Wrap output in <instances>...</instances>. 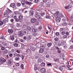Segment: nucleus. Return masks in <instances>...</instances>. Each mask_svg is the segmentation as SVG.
I'll list each match as a JSON object with an SVG mask.
<instances>
[{
  "mask_svg": "<svg viewBox=\"0 0 73 73\" xmlns=\"http://www.w3.org/2000/svg\"><path fill=\"white\" fill-rule=\"evenodd\" d=\"M62 20L64 22H65V21H67V19L66 18L65 19V17H64L62 19Z\"/></svg>",
  "mask_w": 73,
  "mask_h": 73,
  "instance_id": "nucleus-30",
  "label": "nucleus"
},
{
  "mask_svg": "<svg viewBox=\"0 0 73 73\" xmlns=\"http://www.w3.org/2000/svg\"><path fill=\"white\" fill-rule=\"evenodd\" d=\"M46 7H50V4H49V3H48L46 4Z\"/></svg>",
  "mask_w": 73,
  "mask_h": 73,
  "instance_id": "nucleus-46",
  "label": "nucleus"
},
{
  "mask_svg": "<svg viewBox=\"0 0 73 73\" xmlns=\"http://www.w3.org/2000/svg\"><path fill=\"white\" fill-rule=\"evenodd\" d=\"M46 58H48L49 57V55L48 54H47L45 56Z\"/></svg>",
  "mask_w": 73,
  "mask_h": 73,
  "instance_id": "nucleus-58",
  "label": "nucleus"
},
{
  "mask_svg": "<svg viewBox=\"0 0 73 73\" xmlns=\"http://www.w3.org/2000/svg\"><path fill=\"white\" fill-rule=\"evenodd\" d=\"M8 32L9 33H13V30L12 29H9L8 30Z\"/></svg>",
  "mask_w": 73,
  "mask_h": 73,
  "instance_id": "nucleus-21",
  "label": "nucleus"
},
{
  "mask_svg": "<svg viewBox=\"0 0 73 73\" xmlns=\"http://www.w3.org/2000/svg\"><path fill=\"white\" fill-rule=\"evenodd\" d=\"M20 68H22L23 69H24V65H23V64H22L21 65V66H20Z\"/></svg>",
  "mask_w": 73,
  "mask_h": 73,
  "instance_id": "nucleus-45",
  "label": "nucleus"
},
{
  "mask_svg": "<svg viewBox=\"0 0 73 73\" xmlns=\"http://www.w3.org/2000/svg\"><path fill=\"white\" fill-rule=\"evenodd\" d=\"M48 29L50 30H51V29H52V26L49 25L48 26Z\"/></svg>",
  "mask_w": 73,
  "mask_h": 73,
  "instance_id": "nucleus-23",
  "label": "nucleus"
},
{
  "mask_svg": "<svg viewBox=\"0 0 73 73\" xmlns=\"http://www.w3.org/2000/svg\"><path fill=\"white\" fill-rule=\"evenodd\" d=\"M41 15L42 16H44V15H45V13H41Z\"/></svg>",
  "mask_w": 73,
  "mask_h": 73,
  "instance_id": "nucleus-51",
  "label": "nucleus"
},
{
  "mask_svg": "<svg viewBox=\"0 0 73 73\" xmlns=\"http://www.w3.org/2000/svg\"><path fill=\"white\" fill-rule=\"evenodd\" d=\"M8 13H6V12H5L4 13V15L5 17H7V16H8Z\"/></svg>",
  "mask_w": 73,
  "mask_h": 73,
  "instance_id": "nucleus-34",
  "label": "nucleus"
},
{
  "mask_svg": "<svg viewBox=\"0 0 73 73\" xmlns=\"http://www.w3.org/2000/svg\"><path fill=\"white\" fill-rule=\"evenodd\" d=\"M3 54H7V50H5L3 51Z\"/></svg>",
  "mask_w": 73,
  "mask_h": 73,
  "instance_id": "nucleus-35",
  "label": "nucleus"
},
{
  "mask_svg": "<svg viewBox=\"0 0 73 73\" xmlns=\"http://www.w3.org/2000/svg\"><path fill=\"white\" fill-rule=\"evenodd\" d=\"M21 5L20 3H18L17 4V7H20Z\"/></svg>",
  "mask_w": 73,
  "mask_h": 73,
  "instance_id": "nucleus-43",
  "label": "nucleus"
},
{
  "mask_svg": "<svg viewBox=\"0 0 73 73\" xmlns=\"http://www.w3.org/2000/svg\"><path fill=\"white\" fill-rule=\"evenodd\" d=\"M15 59L16 61H19L20 60V58L19 57H17L15 58Z\"/></svg>",
  "mask_w": 73,
  "mask_h": 73,
  "instance_id": "nucleus-38",
  "label": "nucleus"
},
{
  "mask_svg": "<svg viewBox=\"0 0 73 73\" xmlns=\"http://www.w3.org/2000/svg\"><path fill=\"white\" fill-rule=\"evenodd\" d=\"M2 45L4 46H7V44L5 42H3L2 43Z\"/></svg>",
  "mask_w": 73,
  "mask_h": 73,
  "instance_id": "nucleus-29",
  "label": "nucleus"
},
{
  "mask_svg": "<svg viewBox=\"0 0 73 73\" xmlns=\"http://www.w3.org/2000/svg\"><path fill=\"white\" fill-rule=\"evenodd\" d=\"M6 62V60L4 59L3 58H0V65H3L4 64L3 62Z\"/></svg>",
  "mask_w": 73,
  "mask_h": 73,
  "instance_id": "nucleus-5",
  "label": "nucleus"
},
{
  "mask_svg": "<svg viewBox=\"0 0 73 73\" xmlns=\"http://www.w3.org/2000/svg\"><path fill=\"white\" fill-rule=\"evenodd\" d=\"M3 25V22L2 21H0V25L1 26Z\"/></svg>",
  "mask_w": 73,
  "mask_h": 73,
  "instance_id": "nucleus-49",
  "label": "nucleus"
},
{
  "mask_svg": "<svg viewBox=\"0 0 73 73\" xmlns=\"http://www.w3.org/2000/svg\"><path fill=\"white\" fill-rule=\"evenodd\" d=\"M63 38H67V35H64L63 36Z\"/></svg>",
  "mask_w": 73,
  "mask_h": 73,
  "instance_id": "nucleus-61",
  "label": "nucleus"
},
{
  "mask_svg": "<svg viewBox=\"0 0 73 73\" xmlns=\"http://www.w3.org/2000/svg\"><path fill=\"white\" fill-rule=\"evenodd\" d=\"M17 52L18 53H20V51L19 50H17Z\"/></svg>",
  "mask_w": 73,
  "mask_h": 73,
  "instance_id": "nucleus-62",
  "label": "nucleus"
},
{
  "mask_svg": "<svg viewBox=\"0 0 73 73\" xmlns=\"http://www.w3.org/2000/svg\"><path fill=\"white\" fill-rule=\"evenodd\" d=\"M61 34L62 35H64L65 34V33L64 31H63L61 33Z\"/></svg>",
  "mask_w": 73,
  "mask_h": 73,
  "instance_id": "nucleus-53",
  "label": "nucleus"
},
{
  "mask_svg": "<svg viewBox=\"0 0 73 73\" xmlns=\"http://www.w3.org/2000/svg\"><path fill=\"white\" fill-rule=\"evenodd\" d=\"M14 13L15 15H20L21 13L19 11H15L14 12Z\"/></svg>",
  "mask_w": 73,
  "mask_h": 73,
  "instance_id": "nucleus-10",
  "label": "nucleus"
},
{
  "mask_svg": "<svg viewBox=\"0 0 73 73\" xmlns=\"http://www.w3.org/2000/svg\"><path fill=\"white\" fill-rule=\"evenodd\" d=\"M11 39L12 41H13L15 40V36L14 35H13L10 36Z\"/></svg>",
  "mask_w": 73,
  "mask_h": 73,
  "instance_id": "nucleus-13",
  "label": "nucleus"
},
{
  "mask_svg": "<svg viewBox=\"0 0 73 73\" xmlns=\"http://www.w3.org/2000/svg\"><path fill=\"white\" fill-rule=\"evenodd\" d=\"M70 49H73V45H72L71 46H70Z\"/></svg>",
  "mask_w": 73,
  "mask_h": 73,
  "instance_id": "nucleus-64",
  "label": "nucleus"
},
{
  "mask_svg": "<svg viewBox=\"0 0 73 73\" xmlns=\"http://www.w3.org/2000/svg\"><path fill=\"white\" fill-rule=\"evenodd\" d=\"M48 1L51 3H53L54 2V0H48Z\"/></svg>",
  "mask_w": 73,
  "mask_h": 73,
  "instance_id": "nucleus-48",
  "label": "nucleus"
},
{
  "mask_svg": "<svg viewBox=\"0 0 73 73\" xmlns=\"http://www.w3.org/2000/svg\"><path fill=\"white\" fill-rule=\"evenodd\" d=\"M59 14H60L59 12L56 11V13L54 14V17H55L56 18H57L58 17V15H59Z\"/></svg>",
  "mask_w": 73,
  "mask_h": 73,
  "instance_id": "nucleus-6",
  "label": "nucleus"
},
{
  "mask_svg": "<svg viewBox=\"0 0 73 73\" xmlns=\"http://www.w3.org/2000/svg\"><path fill=\"white\" fill-rule=\"evenodd\" d=\"M68 6L69 8H71L73 7V5L72 4L71 2H70V3L68 5Z\"/></svg>",
  "mask_w": 73,
  "mask_h": 73,
  "instance_id": "nucleus-20",
  "label": "nucleus"
},
{
  "mask_svg": "<svg viewBox=\"0 0 73 73\" xmlns=\"http://www.w3.org/2000/svg\"><path fill=\"white\" fill-rule=\"evenodd\" d=\"M20 41L21 42H24L25 40L23 39H21L20 40Z\"/></svg>",
  "mask_w": 73,
  "mask_h": 73,
  "instance_id": "nucleus-47",
  "label": "nucleus"
},
{
  "mask_svg": "<svg viewBox=\"0 0 73 73\" xmlns=\"http://www.w3.org/2000/svg\"><path fill=\"white\" fill-rule=\"evenodd\" d=\"M42 59L40 58L38 60V63H41V62H42Z\"/></svg>",
  "mask_w": 73,
  "mask_h": 73,
  "instance_id": "nucleus-28",
  "label": "nucleus"
},
{
  "mask_svg": "<svg viewBox=\"0 0 73 73\" xmlns=\"http://www.w3.org/2000/svg\"><path fill=\"white\" fill-rule=\"evenodd\" d=\"M39 1V0H35V2L36 3H37Z\"/></svg>",
  "mask_w": 73,
  "mask_h": 73,
  "instance_id": "nucleus-60",
  "label": "nucleus"
},
{
  "mask_svg": "<svg viewBox=\"0 0 73 73\" xmlns=\"http://www.w3.org/2000/svg\"><path fill=\"white\" fill-rule=\"evenodd\" d=\"M19 35L20 36H23V32L21 31H20L19 32Z\"/></svg>",
  "mask_w": 73,
  "mask_h": 73,
  "instance_id": "nucleus-11",
  "label": "nucleus"
},
{
  "mask_svg": "<svg viewBox=\"0 0 73 73\" xmlns=\"http://www.w3.org/2000/svg\"><path fill=\"white\" fill-rule=\"evenodd\" d=\"M60 21V18H57L56 20V23H59Z\"/></svg>",
  "mask_w": 73,
  "mask_h": 73,
  "instance_id": "nucleus-18",
  "label": "nucleus"
},
{
  "mask_svg": "<svg viewBox=\"0 0 73 73\" xmlns=\"http://www.w3.org/2000/svg\"><path fill=\"white\" fill-rule=\"evenodd\" d=\"M13 55L14 57H16V56H17V54L16 53H14L13 54Z\"/></svg>",
  "mask_w": 73,
  "mask_h": 73,
  "instance_id": "nucleus-59",
  "label": "nucleus"
},
{
  "mask_svg": "<svg viewBox=\"0 0 73 73\" xmlns=\"http://www.w3.org/2000/svg\"><path fill=\"white\" fill-rule=\"evenodd\" d=\"M27 4H28V5H30V4H31V2H27Z\"/></svg>",
  "mask_w": 73,
  "mask_h": 73,
  "instance_id": "nucleus-55",
  "label": "nucleus"
},
{
  "mask_svg": "<svg viewBox=\"0 0 73 73\" xmlns=\"http://www.w3.org/2000/svg\"><path fill=\"white\" fill-rule=\"evenodd\" d=\"M30 51H31V50H30L29 49H27L26 50V52L27 53H29V52H30Z\"/></svg>",
  "mask_w": 73,
  "mask_h": 73,
  "instance_id": "nucleus-33",
  "label": "nucleus"
},
{
  "mask_svg": "<svg viewBox=\"0 0 73 73\" xmlns=\"http://www.w3.org/2000/svg\"><path fill=\"white\" fill-rule=\"evenodd\" d=\"M60 35V33L58 32H57L56 33V36H59Z\"/></svg>",
  "mask_w": 73,
  "mask_h": 73,
  "instance_id": "nucleus-54",
  "label": "nucleus"
},
{
  "mask_svg": "<svg viewBox=\"0 0 73 73\" xmlns=\"http://www.w3.org/2000/svg\"><path fill=\"white\" fill-rule=\"evenodd\" d=\"M8 18H6L5 19H3L2 20V22L3 23H7L8 22Z\"/></svg>",
  "mask_w": 73,
  "mask_h": 73,
  "instance_id": "nucleus-9",
  "label": "nucleus"
},
{
  "mask_svg": "<svg viewBox=\"0 0 73 73\" xmlns=\"http://www.w3.org/2000/svg\"><path fill=\"white\" fill-rule=\"evenodd\" d=\"M54 61L55 62H57L58 63H60V62L59 61V59L58 58H54Z\"/></svg>",
  "mask_w": 73,
  "mask_h": 73,
  "instance_id": "nucleus-16",
  "label": "nucleus"
},
{
  "mask_svg": "<svg viewBox=\"0 0 73 73\" xmlns=\"http://www.w3.org/2000/svg\"><path fill=\"white\" fill-rule=\"evenodd\" d=\"M66 35H67V36H69V33L68 32H66Z\"/></svg>",
  "mask_w": 73,
  "mask_h": 73,
  "instance_id": "nucleus-52",
  "label": "nucleus"
},
{
  "mask_svg": "<svg viewBox=\"0 0 73 73\" xmlns=\"http://www.w3.org/2000/svg\"><path fill=\"white\" fill-rule=\"evenodd\" d=\"M23 17L21 15H20L19 16V19L20 20H21V19H23Z\"/></svg>",
  "mask_w": 73,
  "mask_h": 73,
  "instance_id": "nucleus-40",
  "label": "nucleus"
},
{
  "mask_svg": "<svg viewBox=\"0 0 73 73\" xmlns=\"http://www.w3.org/2000/svg\"><path fill=\"white\" fill-rule=\"evenodd\" d=\"M67 25V23H63L62 24V26H65V25Z\"/></svg>",
  "mask_w": 73,
  "mask_h": 73,
  "instance_id": "nucleus-37",
  "label": "nucleus"
},
{
  "mask_svg": "<svg viewBox=\"0 0 73 73\" xmlns=\"http://www.w3.org/2000/svg\"><path fill=\"white\" fill-rule=\"evenodd\" d=\"M64 42H65L63 40H59L58 42V46H60L64 45Z\"/></svg>",
  "mask_w": 73,
  "mask_h": 73,
  "instance_id": "nucleus-3",
  "label": "nucleus"
},
{
  "mask_svg": "<svg viewBox=\"0 0 73 73\" xmlns=\"http://www.w3.org/2000/svg\"><path fill=\"white\" fill-rule=\"evenodd\" d=\"M32 32H37V29H32Z\"/></svg>",
  "mask_w": 73,
  "mask_h": 73,
  "instance_id": "nucleus-25",
  "label": "nucleus"
},
{
  "mask_svg": "<svg viewBox=\"0 0 73 73\" xmlns=\"http://www.w3.org/2000/svg\"><path fill=\"white\" fill-rule=\"evenodd\" d=\"M32 35L33 36H37V34L36 33H33L32 34Z\"/></svg>",
  "mask_w": 73,
  "mask_h": 73,
  "instance_id": "nucleus-27",
  "label": "nucleus"
},
{
  "mask_svg": "<svg viewBox=\"0 0 73 73\" xmlns=\"http://www.w3.org/2000/svg\"><path fill=\"white\" fill-rule=\"evenodd\" d=\"M59 69L61 70V71H62V70H63V68L62 67L60 66L58 68Z\"/></svg>",
  "mask_w": 73,
  "mask_h": 73,
  "instance_id": "nucleus-39",
  "label": "nucleus"
},
{
  "mask_svg": "<svg viewBox=\"0 0 73 73\" xmlns=\"http://www.w3.org/2000/svg\"><path fill=\"white\" fill-rule=\"evenodd\" d=\"M40 72L42 73H44L46 72V69L45 68H42L40 69Z\"/></svg>",
  "mask_w": 73,
  "mask_h": 73,
  "instance_id": "nucleus-7",
  "label": "nucleus"
},
{
  "mask_svg": "<svg viewBox=\"0 0 73 73\" xmlns=\"http://www.w3.org/2000/svg\"><path fill=\"white\" fill-rule=\"evenodd\" d=\"M35 18L37 19L38 20H39L40 21H41V17L38 13H36L35 15Z\"/></svg>",
  "mask_w": 73,
  "mask_h": 73,
  "instance_id": "nucleus-2",
  "label": "nucleus"
},
{
  "mask_svg": "<svg viewBox=\"0 0 73 73\" xmlns=\"http://www.w3.org/2000/svg\"><path fill=\"white\" fill-rule=\"evenodd\" d=\"M24 33V35H25V34H27L28 33V31L27 30H24L23 32Z\"/></svg>",
  "mask_w": 73,
  "mask_h": 73,
  "instance_id": "nucleus-14",
  "label": "nucleus"
},
{
  "mask_svg": "<svg viewBox=\"0 0 73 73\" xmlns=\"http://www.w3.org/2000/svg\"><path fill=\"white\" fill-rule=\"evenodd\" d=\"M41 65L42 66H44L45 65V63L44 62H42L41 64Z\"/></svg>",
  "mask_w": 73,
  "mask_h": 73,
  "instance_id": "nucleus-36",
  "label": "nucleus"
},
{
  "mask_svg": "<svg viewBox=\"0 0 73 73\" xmlns=\"http://www.w3.org/2000/svg\"><path fill=\"white\" fill-rule=\"evenodd\" d=\"M31 49L33 51H34L36 50V48L35 47H31Z\"/></svg>",
  "mask_w": 73,
  "mask_h": 73,
  "instance_id": "nucleus-19",
  "label": "nucleus"
},
{
  "mask_svg": "<svg viewBox=\"0 0 73 73\" xmlns=\"http://www.w3.org/2000/svg\"><path fill=\"white\" fill-rule=\"evenodd\" d=\"M62 49L60 48L59 50H58V53H62V52H61V51L60 50H61Z\"/></svg>",
  "mask_w": 73,
  "mask_h": 73,
  "instance_id": "nucleus-32",
  "label": "nucleus"
},
{
  "mask_svg": "<svg viewBox=\"0 0 73 73\" xmlns=\"http://www.w3.org/2000/svg\"><path fill=\"white\" fill-rule=\"evenodd\" d=\"M11 6L12 8H14L15 6V4L14 3H11Z\"/></svg>",
  "mask_w": 73,
  "mask_h": 73,
  "instance_id": "nucleus-26",
  "label": "nucleus"
},
{
  "mask_svg": "<svg viewBox=\"0 0 73 73\" xmlns=\"http://www.w3.org/2000/svg\"><path fill=\"white\" fill-rule=\"evenodd\" d=\"M36 20H37V19H31V21L32 23H35L36 21Z\"/></svg>",
  "mask_w": 73,
  "mask_h": 73,
  "instance_id": "nucleus-12",
  "label": "nucleus"
},
{
  "mask_svg": "<svg viewBox=\"0 0 73 73\" xmlns=\"http://www.w3.org/2000/svg\"><path fill=\"white\" fill-rule=\"evenodd\" d=\"M32 38V35H30L28 36L27 37V41L28 42L31 41V39Z\"/></svg>",
  "mask_w": 73,
  "mask_h": 73,
  "instance_id": "nucleus-8",
  "label": "nucleus"
},
{
  "mask_svg": "<svg viewBox=\"0 0 73 73\" xmlns=\"http://www.w3.org/2000/svg\"><path fill=\"white\" fill-rule=\"evenodd\" d=\"M31 27L32 28H35V26L33 25H31Z\"/></svg>",
  "mask_w": 73,
  "mask_h": 73,
  "instance_id": "nucleus-56",
  "label": "nucleus"
},
{
  "mask_svg": "<svg viewBox=\"0 0 73 73\" xmlns=\"http://www.w3.org/2000/svg\"><path fill=\"white\" fill-rule=\"evenodd\" d=\"M64 49H67L68 48V47L66 45H64Z\"/></svg>",
  "mask_w": 73,
  "mask_h": 73,
  "instance_id": "nucleus-57",
  "label": "nucleus"
},
{
  "mask_svg": "<svg viewBox=\"0 0 73 73\" xmlns=\"http://www.w3.org/2000/svg\"><path fill=\"white\" fill-rule=\"evenodd\" d=\"M47 45L48 47H50L52 45V43H48L47 44Z\"/></svg>",
  "mask_w": 73,
  "mask_h": 73,
  "instance_id": "nucleus-31",
  "label": "nucleus"
},
{
  "mask_svg": "<svg viewBox=\"0 0 73 73\" xmlns=\"http://www.w3.org/2000/svg\"><path fill=\"white\" fill-rule=\"evenodd\" d=\"M14 45L15 47H17L18 46V44L17 43H14Z\"/></svg>",
  "mask_w": 73,
  "mask_h": 73,
  "instance_id": "nucleus-42",
  "label": "nucleus"
},
{
  "mask_svg": "<svg viewBox=\"0 0 73 73\" xmlns=\"http://www.w3.org/2000/svg\"><path fill=\"white\" fill-rule=\"evenodd\" d=\"M21 3L22 5V7L23 8H25V9H28V8L27 7V6L25 5L27 0H21Z\"/></svg>",
  "mask_w": 73,
  "mask_h": 73,
  "instance_id": "nucleus-1",
  "label": "nucleus"
},
{
  "mask_svg": "<svg viewBox=\"0 0 73 73\" xmlns=\"http://www.w3.org/2000/svg\"><path fill=\"white\" fill-rule=\"evenodd\" d=\"M27 30H28V31H31V27H28L27 28Z\"/></svg>",
  "mask_w": 73,
  "mask_h": 73,
  "instance_id": "nucleus-41",
  "label": "nucleus"
},
{
  "mask_svg": "<svg viewBox=\"0 0 73 73\" xmlns=\"http://www.w3.org/2000/svg\"><path fill=\"white\" fill-rule=\"evenodd\" d=\"M15 65L17 66H20V64L19 63H16L15 64Z\"/></svg>",
  "mask_w": 73,
  "mask_h": 73,
  "instance_id": "nucleus-50",
  "label": "nucleus"
},
{
  "mask_svg": "<svg viewBox=\"0 0 73 73\" xmlns=\"http://www.w3.org/2000/svg\"><path fill=\"white\" fill-rule=\"evenodd\" d=\"M59 16H60V17H61V18H63L64 17V15H63V14H62L61 13H59Z\"/></svg>",
  "mask_w": 73,
  "mask_h": 73,
  "instance_id": "nucleus-22",
  "label": "nucleus"
},
{
  "mask_svg": "<svg viewBox=\"0 0 73 73\" xmlns=\"http://www.w3.org/2000/svg\"><path fill=\"white\" fill-rule=\"evenodd\" d=\"M35 24L36 25H39V23H38V22H37Z\"/></svg>",
  "mask_w": 73,
  "mask_h": 73,
  "instance_id": "nucleus-63",
  "label": "nucleus"
},
{
  "mask_svg": "<svg viewBox=\"0 0 73 73\" xmlns=\"http://www.w3.org/2000/svg\"><path fill=\"white\" fill-rule=\"evenodd\" d=\"M34 13H33V11L32 10H31L30 11L29 15L30 16H33Z\"/></svg>",
  "mask_w": 73,
  "mask_h": 73,
  "instance_id": "nucleus-15",
  "label": "nucleus"
},
{
  "mask_svg": "<svg viewBox=\"0 0 73 73\" xmlns=\"http://www.w3.org/2000/svg\"><path fill=\"white\" fill-rule=\"evenodd\" d=\"M59 40V39L58 38H55V41L57 42Z\"/></svg>",
  "mask_w": 73,
  "mask_h": 73,
  "instance_id": "nucleus-44",
  "label": "nucleus"
},
{
  "mask_svg": "<svg viewBox=\"0 0 73 73\" xmlns=\"http://www.w3.org/2000/svg\"><path fill=\"white\" fill-rule=\"evenodd\" d=\"M41 48L39 50V52L40 53H43L44 52V48H45V46L44 45H41L40 46Z\"/></svg>",
  "mask_w": 73,
  "mask_h": 73,
  "instance_id": "nucleus-4",
  "label": "nucleus"
},
{
  "mask_svg": "<svg viewBox=\"0 0 73 73\" xmlns=\"http://www.w3.org/2000/svg\"><path fill=\"white\" fill-rule=\"evenodd\" d=\"M11 12H12V11H11V10L9 9L7 11V13L8 14H9L10 13H11Z\"/></svg>",
  "mask_w": 73,
  "mask_h": 73,
  "instance_id": "nucleus-24",
  "label": "nucleus"
},
{
  "mask_svg": "<svg viewBox=\"0 0 73 73\" xmlns=\"http://www.w3.org/2000/svg\"><path fill=\"white\" fill-rule=\"evenodd\" d=\"M11 63H12V61L11 60H9L7 62V64L8 65H9L11 64Z\"/></svg>",
  "mask_w": 73,
  "mask_h": 73,
  "instance_id": "nucleus-17",
  "label": "nucleus"
}]
</instances>
